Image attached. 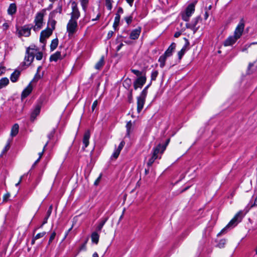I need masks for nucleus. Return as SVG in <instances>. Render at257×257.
<instances>
[{
	"label": "nucleus",
	"mask_w": 257,
	"mask_h": 257,
	"mask_svg": "<svg viewBox=\"0 0 257 257\" xmlns=\"http://www.w3.org/2000/svg\"><path fill=\"white\" fill-rule=\"evenodd\" d=\"M33 25L32 24L26 25L20 28L17 29V32L19 37H29L31 35V30L33 29Z\"/></svg>",
	"instance_id": "6"
},
{
	"label": "nucleus",
	"mask_w": 257,
	"mask_h": 257,
	"mask_svg": "<svg viewBox=\"0 0 257 257\" xmlns=\"http://www.w3.org/2000/svg\"><path fill=\"white\" fill-rule=\"evenodd\" d=\"M35 56L37 60H41L43 58V53L41 52H38L35 53Z\"/></svg>",
	"instance_id": "37"
},
{
	"label": "nucleus",
	"mask_w": 257,
	"mask_h": 257,
	"mask_svg": "<svg viewBox=\"0 0 257 257\" xmlns=\"http://www.w3.org/2000/svg\"><path fill=\"white\" fill-rule=\"evenodd\" d=\"M147 78L145 76L139 77L134 83V87L135 90L138 88H142L144 84L146 83Z\"/></svg>",
	"instance_id": "10"
},
{
	"label": "nucleus",
	"mask_w": 257,
	"mask_h": 257,
	"mask_svg": "<svg viewBox=\"0 0 257 257\" xmlns=\"http://www.w3.org/2000/svg\"><path fill=\"white\" fill-rule=\"evenodd\" d=\"M20 73H21V72L20 71L15 70L11 75V77H10L11 80L13 82H16L18 80V79L20 75Z\"/></svg>",
	"instance_id": "20"
},
{
	"label": "nucleus",
	"mask_w": 257,
	"mask_h": 257,
	"mask_svg": "<svg viewBox=\"0 0 257 257\" xmlns=\"http://www.w3.org/2000/svg\"><path fill=\"white\" fill-rule=\"evenodd\" d=\"M37 51V49L35 45L31 46L26 49L24 61L23 62L24 65L29 66L33 61L35 55Z\"/></svg>",
	"instance_id": "2"
},
{
	"label": "nucleus",
	"mask_w": 257,
	"mask_h": 257,
	"mask_svg": "<svg viewBox=\"0 0 257 257\" xmlns=\"http://www.w3.org/2000/svg\"><path fill=\"white\" fill-rule=\"evenodd\" d=\"M225 243V240H221L218 244V246L219 248H222L224 247Z\"/></svg>",
	"instance_id": "47"
},
{
	"label": "nucleus",
	"mask_w": 257,
	"mask_h": 257,
	"mask_svg": "<svg viewBox=\"0 0 257 257\" xmlns=\"http://www.w3.org/2000/svg\"><path fill=\"white\" fill-rule=\"evenodd\" d=\"M120 19V15L118 14H116L114 22L119 23Z\"/></svg>",
	"instance_id": "50"
},
{
	"label": "nucleus",
	"mask_w": 257,
	"mask_h": 257,
	"mask_svg": "<svg viewBox=\"0 0 257 257\" xmlns=\"http://www.w3.org/2000/svg\"><path fill=\"white\" fill-rule=\"evenodd\" d=\"M54 133L55 132L53 130L48 135V137L49 139H51L53 137Z\"/></svg>",
	"instance_id": "56"
},
{
	"label": "nucleus",
	"mask_w": 257,
	"mask_h": 257,
	"mask_svg": "<svg viewBox=\"0 0 257 257\" xmlns=\"http://www.w3.org/2000/svg\"><path fill=\"white\" fill-rule=\"evenodd\" d=\"M97 104H98L97 100H95L93 102V103L92 104V111H93L94 110L95 108L97 105Z\"/></svg>",
	"instance_id": "53"
},
{
	"label": "nucleus",
	"mask_w": 257,
	"mask_h": 257,
	"mask_svg": "<svg viewBox=\"0 0 257 257\" xmlns=\"http://www.w3.org/2000/svg\"><path fill=\"white\" fill-rule=\"evenodd\" d=\"M176 44L175 43H172L167 50L165 52L164 55L167 57H170L172 55L173 52L176 49Z\"/></svg>",
	"instance_id": "14"
},
{
	"label": "nucleus",
	"mask_w": 257,
	"mask_h": 257,
	"mask_svg": "<svg viewBox=\"0 0 257 257\" xmlns=\"http://www.w3.org/2000/svg\"><path fill=\"white\" fill-rule=\"evenodd\" d=\"M132 72H133L134 74L136 75L137 76L140 77L142 76V72L139 70L136 69H131Z\"/></svg>",
	"instance_id": "44"
},
{
	"label": "nucleus",
	"mask_w": 257,
	"mask_h": 257,
	"mask_svg": "<svg viewBox=\"0 0 257 257\" xmlns=\"http://www.w3.org/2000/svg\"><path fill=\"white\" fill-rule=\"evenodd\" d=\"M242 212L241 211L238 212L234 217L230 221L228 224L221 231L220 233H223L225 230L236 226L242 219Z\"/></svg>",
	"instance_id": "4"
},
{
	"label": "nucleus",
	"mask_w": 257,
	"mask_h": 257,
	"mask_svg": "<svg viewBox=\"0 0 257 257\" xmlns=\"http://www.w3.org/2000/svg\"><path fill=\"white\" fill-rule=\"evenodd\" d=\"M184 39L185 41V44H184L181 50L179 51L177 54L178 58L180 60L182 59L183 56L184 55L185 52L189 49V46L190 45V43L189 41L186 38H185Z\"/></svg>",
	"instance_id": "11"
},
{
	"label": "nucleus",
	"mask_w": 257,
	"mask_h": 257,
	"mask_svg": "<svg viewBox=\"0 0 257 257\" xmlns=\"http://www.w3.org/2000/svg\"><path fill=\"white\" fill-rule=\"evenodd\" d=\"M245 27L243 19L240 20L239 23L236 27L233 33V35L229 36L223 42V45L225 47L232 46L237 40L242 36Z\"/></svg>",
	"instance_id": "1"
},
{
	"label": "nucleus",
	"mask_w": 257,
	"mask_h": 257,
	"mask_svg": "<svg viewBox=\"0 0 257 257\" xmlns=\"http://www.w3.org/2000/svg\"><path fill=\"white\" fill-rule=\"evenodd\" d=\"M56 22L54 20H50L48 23V26L49 30H51L52 32L55 29Z\"/></svg>",
	"instance_id": "29"
},
{
	"label": "nucleus",
	"mask_w": 257,
	"mask_h": 257,
	"mask_svg": "<svg viewBox=\"0 0 257 257\" xmlns=\"http://www.w3.org/2000/svg\"><path fill=\"white\" fill-rule=\"evenodd\" d=\"M159 72L157 70H154L151 73V81H155L158 75Z\"/></svg>",
	"instance_id": "35"
},
{
	"label": "nucleus",
	"mask_w": 257,
	"mask_h": 257,
	"mask_svg": "<svg viewBox=\"0 0 257 257\" xmlns=\"http://www.w3.org/2000/svg\"><path fill=\"white\" fill-rule=\"evenodd\" d=\"M11 142H12V140H10V139L8 140L5 148L4 149V150L2 151L1 156H2L3 154L5 153L6 152H7L9 150V149L10 148V144H11Z\"/></svg>",
	"instance_id": "34"
},
{
	"label": "nucleus",
	"mask_w": 257,
	"mask_h": 257,
	"mask_svg": "<svg viewBox=\"0 0 257 257\" xmlns=\"http://www.w3.org/2000/svg\"><path fill=\"white\" fill-rule=\"evenodd\" d=\"M9 26L7 23H5L3 25V28L4 30H7L8 29Z\"/></svg>",
	"instance_id": "55"
},
{
	"label": "nucleus",
	"mask_w": 257,
	"mask_h": 257,
	"mask_svg": "<svg viewBox=\"0 0 257 257\" xmlns=\"http://www.w3.org/2000/svg\"><path fill=\"white\" fill-rule=\"evenodd\" d=\"M101 178V175H100L99 176L95 181V182L94 183V185H95V186L98 185V184H99V183L100 181Z\"/></svg>",
	"instance_id": "51"
},
{
	"label": "nucleus",
	"mask_w": 257,
	"mask_h": 257,
	"mask_svg": "<svg viewBox=\"0 0 257 257\" xmlns=\"http://www.w3.org/2000/svg\"><path fill=\"white\" fill-rule=\"evenodd\" d=\"M157 158L152 156V157L149 160L147 165L148 166H151L152 164L154 163V161Z\"/></svg>",
	"instance_id": "38"
},
{
	"label": "nucleus",
	"mask_w": 257,
	"mask_h": 257,
	"mask_svg": "<svg viewBox=\"0 0 257 257\" xmlns=\"http://www.w3.org/2000/svg\"><path fill=\"white\" fill-rule=\"evenodd\" d=\"M122 13H123V9L119 7L117 10V14H118L120 15V14H121Z\"/></svg>",
	"instance_id": "58"
},
{
	"label": "nucleus",
	"mask_w": 257,
	"mask_h": 257,
	"mask_svg": "<svg viewBox=\"0 0 257 257\" xmlns=\"http://www.w3.org/2000/svg\"><path fill=\"white\" fill-rule=\"evenodd\" d=\"M250 46H250V44H246V45H244V46H243V47L242 48V49H241V51H242V52H245V51H247V50L248 49V48H249Z\"/></svg>",
	"instance_id": "48"
},
{
	"label": "nucleus",
	"mask_w": 257,
	"mask_h": 257,
	"mask_svg": "<svg viewBox=\"0 0 257 257\" xmlns=\"http://www.w3.org/2000/svg\"><path fill=\"white\" fill-rule=\"evenodd\" d=\"M142 28L138 27L136 29L132 31L130 35V38L132 40L138 39L141 33Z\"/></svg>",
	"instance_id": "12"
},
{
	"label": "nucleus",
	"mask_w": 257,
	"mask_h": 257,
	"mask_svg": "<svg viewBox=\"0 0 257 257\" xmlns=\"http://www.w3.org/2000/svg\"><path fill=\"white\" fill-rule=\"evenodd\" d=\"M82 10L86 12L89 4V0H80Z\"/></svg>",
	"instance_id": "28"
},
{
	"label": "nucleus",
	"mask_w": 257,
	"mask_h": 257,
	"mask_svg": "<svg viewBox=\"0 0 257 257\" xmlns=\"http://www.w3.org/2000/svg\"><path fill=\"white\" fill-rule=\"evenodd\" d=\"M48 143V142H47L46 143V144L45 145V146H44V148H43V151H42V152H41V153H39V158H40V159H41V158H42V156H43V153H44V151H45V148H46V146H47Z\"/></svg>",
	"instance_id": "49"
},
{
	"label": "nucleus",
	"mask_w": 257,
	"mask_h": 257,
	"mask_svg": "<svg viewBox=\"0 0 257 257\" xmlns=\"http://www.w3.org/2000/svg\"><path fill=\"white\" fill-rule=\"evenodd\" d=\"M161 145H159L157 146L155 148L153 149V156L156 157L158 158V154H159L160 149H161Z\"/></svg>",
	"instance_id": "32"
},
{
	"label": "nucleus",
	"mask_w": 257,
	"mask_h": 257,
	"mask_svg": "<svg viewBox=\"0 0 257 257\" xmlns=\"http://www.w3.org/2000/svg\"><path fill=\"white\" fill-rule=\"evenodd\" d=\"M91 240L93 243L97 244L99 241V235L96 232H93L91 234Z\"/></svg>",
	"instance_id": "27"
},
{
	"label": "nucleus",
	"mask_w": 257,
	"mask_h": 257,
	"mask_svg": "<svg viewBox=\"0 0 257 257\" xmlns=\"http://www.w3.org/2000/svg\"><path fill=\"white\" fill-rule=\"evenodd\" d=\"M41 110V106L39 105H37L32 112L31 113V120L34 121L35 118H36L37 116L38 115L40 112Z\"/></svg>",
	"instance_id": "16"
},
{
	"label": "nucleus",
	"mask_w": 257,
	"mask_h": 257,
	"mask_svg": "<svg viewBox=\"0 0 257 257\" xmlns=\"http://www.w3.org/2000/svg\"><path fill=\"white\" fill-rule=\"evenodd\" d=\"M52 30L47 28L42 31L40 34V41L41 43L45 44L46 39L49 38L52 34Z\"/></svg>",
	"instance_id": "9"
},
{
	"label": "nucleus",
	"mask_w": 257,
	"mask_h": 257,
	"mask_svg": "<svg viewBox=\"0 0 257 257\" xmlns=\"http://www.w3.org/2000/svg\"><path fill=\"white\" fill-rule=\"evenodd\" d=\"M58 40L57 38L53 39L50 45V49L51 51H54L58 46Z\"/></svg>",
	"instance_id": "30"
},
{
	"label": "nucleus",
	"mask_w": 257,
	"mask_h": 257,
	"mask_svg": "<svg viewBox=\"0 0 257 257\" xmlns=\"http://www.w3.org/2000/svg\"><path fill=\"white\" fill-rule=\"evenodd\" d=\"M123 45L122 43L120 44L116 48L117 51H118L121 48Z\"/></svg>",
	"instance_id": "63"
},
{
	"label": "nucleus",
	"mask_w": 257,
	"mask_h": 257,
	"mask_svg": "<svg viewBox=\"0 0 257 257\" xmlns=\"http://www.w3.org/2000/svg\"><path fill=\"white\" fill-rule=\"evenodd\" d=\"M195 11V4L192 3L188 6L184 13L182 14V19L188 22L189 20L190 17L194 13Z\"/></svg>",
	"instance_id": "7"
},
{
	"label": "nucleus",
	"mask_w": 257,
	"mask_h": 257,
	"mask_svg": "<svg viewBox=\"0 0 257 257\" xmlns=\"http://www.w3.org/2000/svg\"><path fill=\"white\" fill-rule=\"evenodd\" d=\"M17 11L16 5L14 3L10 4L8 9V13L9 15H12L14 14Z\"/></svg>",
	"instance_id": "23"
},
{
	"label": "nucleus",
	"mask_w": 257,
	"mask_h": 257,
	"mask_svg": "<svg viewBox=\"0 0 257 257\" xmlns=\"http://www.w3.org/2000/svg\"><path fill=\"white\" fill-rule=\"evenodd\" d=\"M113 33H114L112 31H109L107 34V39H110L112 37V36H113Z\"/></svg>",
	"instance_id": "52"
},
{
	"label": "nucleus",
	"mask_w": 257,
	"mask_h": 257,
	"mask_svg": "<svg viewBox=\"0 0 257 257\" xmlns=\"http://www.w3.org/2000/svg\"><path fill=\"white\" fill-rule=\"evenodd\" d=\"M86 249V244H83L80 247V250H85Z\"/></svg>",
	"instance_id": "54"
},
{
	"label": "nucleus",
	"mask_w": 257,
	"mask_h": 257,
	"mask_svg": "<svg viewBox=\"0 0 257 257\" xmlns=\"http://www.w3.org/2000/svg\"><path fill=\"white\" fill-rule=\"evenodd\" d=\"M44 16V14L42 12L37 13L34 20L35 25L33 27L34 31H38L42 28Z\"/></svg>",
	"instance_id": "3"
},
{
	"label": "nucleus",
	"mask_w": 257,
	"mask_h": 257,
	"mask_svg": "<svg viewBox=\"0 0 257 257\" xmlns=\"http://www.w3.org/2000/svg\"><path fill=\"white\" fill-rule=\"evenodd\" d=\"M100 17V14L99 13L97 14L96 17L95 19H93L92 21H94L98 20Z\"/></svg>",
	"instance_id": "64"
},
{
	"label": "nucleus",
	"mask_w": 257,
	"mask_h": 257,
	"mask_svg": "<svg viewBox=\"0 0 257 257\" xmlns=\"http://www.w3.org/2000/svg\"><path fill=\"white\" fill-rule=\"evenodd\" d=\"M118 25H119V23L114 22L113 24V27L114 28V29H116V28L118 26Z\"/></svg>",
	"instance_id": "59"
},
{
	"label": "nucleus",
	"mask_w": 257,
	"mask_h": 257,
	"mask_svg": "<svg viewBox=\"0 0 257 257\" xmlns=\"http://www.w3.org/2000/svg\"><path fill=\"white\" fill-rule=\"evenodd\" d=\"M126 137H130L131 134L133 132V126L131 121H129L126 124Z\"/></svg>",
	"instance_id": "21"
},
{
	"label": "nucleus",
	"mask_w": 257,
	"mask_h": 257,
	"mask_svg": "<svg viewBox=\"0 0 257 257\" xmlns=\"http://www.w3.org/2000/svg\"><path fill=\"white\" fill-rule=\"evenodd\" d=\"M198 19H199V18H195V19H194L193 20L191 24H190V25L191 26V27L193 29H194L196 27V26L198 23Z\"/></svg>",
	"instance_id": "41"
},
{
	"label": "nucleus",
	"mask_w": 257,
	"mask_h": 257,
	"mask_svg": "<svg viewBox=\"0 0 257 257\" xmlns=\"http://www.w3.org/2000/svg\"><path fill=\"white\" fill-rule=\"evenodd\" d=\"M19 126L18 124L15 123L12 127L11 136L12 137L16 136L19 132Z\"/></svg>",
	"instance_id": "22"
},
{
	"label": "nucleus",
	"mask_w": 257,
	"mask_h": 257,
	"mask_svg": "<svg viewBox=\"0 0 257 257\" xmlns=\"http://www.w3.org/2000/svg\"><path fill=\"white\" fill-rule=\"evenodd\" d=\"M72 12L70 13L71 19L77 20L80 16V13L77 4L73 1L71 3Z\"/></svg>",
	"instance_id": "8"
},
{
	"label": "nucleus",
	"mask_w": 257,
	"mask_h": 257,
	"mask_svg": "<svg viewBox=\"0 0 257 257\" xmlns=\"http://www.w3.org/2000/svg\"><path fill=\"white\" fill-rule=\"evenodd\" d=\"M104 58L102 57L95 66V69L99 70L104 65Z\"/></svg>",
	"instance_id": "31"
},
{
	"label": "nucleus",
	"mask_w": 257,
	"mask_h": 257,
	"mask_svg": "<svg viewBox=\"0 0 257 257\" xmlns=\"http://www.w3.org/2000/svg\"><path fill=\"white\" fill-rule=\"evenodd\" d=\"M32 85L31 84V83H30L27 86V87L23 91L22 93V97L26 98V97H27L32 92Z\"/></svg>",
	"instance_id": "17"
},
{
	"label": "nucleus",
	"mask_w": 257,
	"mask_h": 257,
	"mask_svg": "<svg viewBox=\"0 0 257 257\" xmlns=\"http://www.w3.org/2000/svg\"><path fill=\"white\" fill-rule=\"evenodd\" d=\"M77 20L70 19L67 25V32L68 33V36L71 37L77 30Z\"/></svg>",
	"instance_id": "5"
},
{
	"label": "nucleus",
	"mask_w": 257,
	"mask_h": 257,
	"mask_svg": "<svg viewBox=\"0 0 257 257\" xmlns=\"http://www.w3.org/2000/svg\"><path fill=\"white\" fill-rule=\"evenodd\" d=\"M124 19L127 24L130 25L132 22L133 17L132 16L126 17Z\"/></svg>",
	"instance_id": "42"
},
{
	"label": "nucleus",
	"mask_w": 257,
	"mask_h": 257,
	"mask_svg": "<svg viewBox=\"0 0 257 257\" xmlns=\"http://www.w3.org/2000/svg\"><path fill=\"white\" fill-rule=\"evenodd\" d=\"M105 6L108 10L112 9V0H105Z\"/></svg>",
	"instance_id": "36"
},
{
	"label": "nucleus",
	"mask_w": 257,
	"mask_h": 257,
	"mask_svg": "<svg viewBox=\"0 0 257 257\" xmlns=\"http://www.w3.org/2000/svg\"><path fill=\"white\" fill-rule=\"evenodd\" d=\"M10 197V194L9 193H6L3 196V201L7 202Z\"/></svg>",
	"instance_id": "46"
},
{
	"label": "nucleus",
	"mask_w": 257,
	"mask_h": 257,
	"mask_svg": "<svg viewBox=\"0 0 257 257\" xmlns=\"http://www.w3.org/2000/svg\"><path fill=\"white\" fill-rule=\"evenodd\" d=\"M148 93V90L146 89H144L142 91L139 97L146 99Z\"/></svg>",
	"instance_id": "39"
},
{
	"label": "nucleus",
	"mask_w": 257,
	"mask_h": 257,
	"mask_svg": "<svg viewBox=\"0 0 257 257\" xmlns=\"http://www.w3.org/2000/svg\"><path fill=\"white\" fill-rule=\"evenodd\" d=\"M56 232L55 231H53L51 233V235L50 236L49 239L48 244H50L52 242V241L55 238V237L56 236Z\"/></svg>",
	"instance_id": "40"
},
{
	"label": "nucleus",
	"mask_w": 257,
	"mask_h": 257,
	"mask_svg": "<svg viewBox=\"0 0 257 257\" xmlns=\"http://www.w3.org/2000/svg\"><path fill=\"white\" fill-rule=\"evenodd\" d=\"M124 145H125V142L123 141H121L120 143L118 148L114 150L113 153L112 154V155L111 156V157L115 159H117L120 154V151L123 148Z\"/></svg>",
	"instance_id": "13"
},
{
	"label": "nucleus",
	"mask_w": 257,
	"mask_h": 257,
	"mask_svg": "<svg viewBox=\"0 0 257 257\" xmlns=\"http://www.w3.org/2000/svg\"><path fill=\"white\" fill-rule=\"evenodd\" d=\"M9 83V80L7 77L2 78L0 79V89H2L7 86Z\"/></svg>",
	"instance_id": "24"
},
{
	"label": "nucleus",
	"mask_w": 257,
	"mask_h": 257,
	"mask_svg": "<svg viewBox=\"0 0 257 257\" xmlns=\"http://www.w3.org/2000/svg\"><path fill=\"white\" fill-rule=\"evenodd\" d=\"M126 1L130 5V6L132 7L134 0H126Z\"/></svg>",
	"instance_id": "60"
},
{
	"label": "nucleus",
	"mask_w": 257,
	"mask_h": 257,
	"mask_svg": "<svg viewBox=\"0 0 257 257\" xmlns=\"http://www.w3.org/2000/svg\"><path fill=\"white\" fill-rule=\"evenodd\" d=\"M181 35V33L179 32H177L174 34V37L175 38H178Z\"/></svg>",
	"instance_id": "61"
},
{
	"label": "nucleus",
	"mask_w": 257,
	"mask_h": 257,
	"mask_svg": "<svg viewBox=\"0 0 257 257\" xmlns=\"http://www.w3.org/2000/svg\"><path fill=\"white\" fill-rule=\"evenodd\" d=\"M146 99L138 97L137 98V111L140 113L144 107Z\"/></svg>",
	"instance_id": "18"
},
{
	"label": "nucleus",
	"mask_w": 257,
	"mask_h": 257,
	"mask_svg": "<svg viewBox=\"0 0 257 257\" xmlns=\"http://www.w3.org/2000/svg\"><path fill=\"white\" fill-rule=\"evenodd\" d=\"M90 137V132L89 131H87L83 136V144L84 146L83 147V149H84L85 148L87 147L89 145V140Z\"/></svg>",
	"instance_id": "15"
},
{
	"label": "nucleus",
	"mask_w": 257,
	"mask_h": 257,
	"mask_svg": "<svg viewBox=\"0 0 257 257\" xmlns=\"http://www.w3.org/2000/svg\"><path fill=\"white\" fill-rule=\"evenodd\" d=\"M168 57L165 55H161L159 59V62L160 63V66L161 68H163L165 65V62Z\"/></svg>",
	"instance_id": "26"
},
{
	"label": "nucleus",
	"mask_w": 257,
	"mask_h": 257,
	"mask_svg": "<svg viewBox=\"0 0 257 257\" xmlns=\"http://www.w3.org/2000/svg\"><path fill=\"white\" fill-rule=\"evenodd\" d=\"M107 218H105L101 220L97 225L96 227V229L98 231H100L102 229L103 226H104V224L105 223L106 221H107Z\"/></svg>",
	"instance_id": "33"
},
{
	"label": "nucleus",
	"mask_w": 257,
	"mask_h": 257,
	"mask_svg": "<svg viewBox=\"0 0 257 257\" xmlns=\"http://www.w3.org/2000/svg\"><path fill=\"white\" fill-rule=\"evenodd\" d=\"M72 227H73V226L70 229H69L68 230V231L66 232L64 239H65L66 237V236L68 235L69 232L71 230Z\"/></svg>",
	"instance_id": "62"
},
{
	"label": "nucleus",
	"mask_w": 257,
	"mask_h": 257,
	"mask_svg": "<svg viewBox=\"0 0 257 257\" xmlns=\"http://www.w3.org/2000/svg\"><path fill=\"white\" fill-rule=\"evenodd\" d=\"M46 234V232L44 231L41 233H38L36 236H35V239H38L43 237Z\"/></svg>",
	"instance_id": "43"
},
{
	"label": "nucleus",
	"mask_w": 257,
	"mask_h": 257,
	"mask_svg": "<svg viewBox=\"0 0 257 257\" xmlns=\"http://www.w3.org/2000/svg\"><path fill=\"white\" fill-rule=\"evenodd\" d=\"M41 78V75L39 74V73L37 72L33 79V81H37Z\"/></svg>",
	"instance_id": "45"
},
{
	"label": "nucleus",
	"mask_w": 257,
	"mask_h": 257,
	"mask_svg": "<svg viewBox=\"0 0 257 257\" xmlns=\"http://www.w3.org/2000/svg\"><path fill=\"white\" fill-rule=\"evenodd\" d=\"M62 10V7H60L58 8L57 9H56L55 10V12H56V13H61Z\"/></svg>",
	"instance_id": "57"
},
{
	"label": "nucleus",
	"mask_w": 257,
	"mask_h": 257,
	"mask_svg": "<svg viewBox=\"0 0 257 257\" xmlns=\"http://www.w3.org/2000/svg\"><path fill=\"white\" fill-rule=\"evenodd\" d=\"M52 206L51 205L49 207V208L47 212V215L45 217V218L43 220V223L40 226L41 227H42L43 225H44L45 224L47 223L48 219L49 217H50V216L52 213Z\"/></svg>",
	"instance_id": "25"
},
{
	"label": "nucleus",
	"mask_w": 257,
	"mask_h": 257,
	"mask_svg": "<svg viewBox=\"0 0 257 257\" xmlns=\"http://www.w3.org/2000/svg\"><path fill=\"white\" fill-rule=\"evenodd\" d=\"M63 58V56H61V52L57 51L50 56V61L56 62L58 60L62 59Z\"/></svg>",
	"instance_id": "19"
}]
</instances>
